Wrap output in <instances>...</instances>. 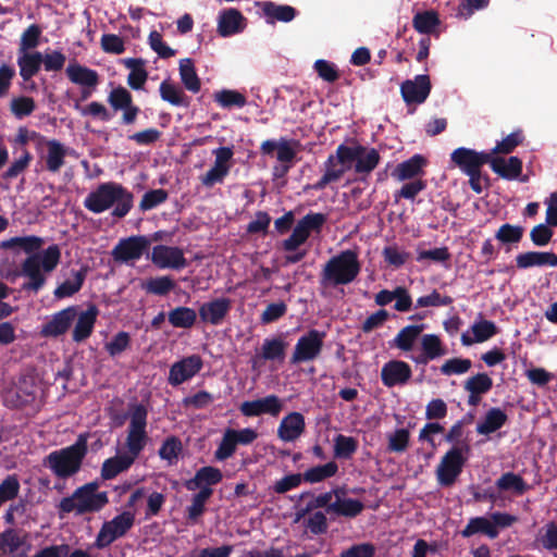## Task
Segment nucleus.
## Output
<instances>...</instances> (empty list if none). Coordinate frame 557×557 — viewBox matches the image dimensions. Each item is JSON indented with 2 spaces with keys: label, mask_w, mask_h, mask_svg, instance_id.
I'll return each mask as SVG.
<instances>
[{
  "label": "nucleus",
  "mask_w": 557,
  "mask_h": 557,
  "mask_svg": "<svg viewBox=\"0 0 557 557\" xmlns=\"http://www.w3.org/2000/svg\"><path fill=\"white\" fill-rule=\"evenodd\" d=\"M361 271L357 250L346 249L331 257L321 272V283L325 286H339L352 283Z\"/></svg>",
  "instance_id": "obj_5"
},
{
  "label": "nucleus",
  "mask_w": 557,
  "mask_h": 557,
  "mask_svg": "<svg viewBox=\"0 0 557 557\" xmlns=\"http://www.w3.org/2000/svg\"><path fill=\"white\" fill-rule=\"evenodd\" d=\"M77 317V307L70 306L55 312L40 331L44 337H59L65 334Z\"/></svg>",
  "instance_id": "obj_15"
},
{
  "label": "nucleus",
  "mask_w": 557,
  "mask_h": 557,
  "mask_svg": "<svg viewBox=\"0 0 557 557\" xmlns=\"http://www.w3.org/2000/svg\"><path fill=\"white\" fill-rule=\"evenodd\" d=\"M493 387V380L486 373H478L465 382V389L472 394H486Z\"/></svg>",
  "instance_id": "obj_52"
},
{
  "label": "nucleus",
  "mask_w": 557,
  "mask_h": 557,
  "mask_svg": "<svg viewBox=\"0 0 557 557\" xmlns=\"http://www.w3.org/2000/svg\"><path fill=\"white\" fill-rule=\"evenodd\" d=\"M134 461L135 460L133 459V457L126 454L116 455L114 457L108 458L102 463L101 478L103 480H112L120 473L128 470L134 463Z\"/></svg>",
  "instance_id": "obj_34"
},
{
  "label": "nucleus",
  "mask_w": 557,
  "mask_h": 557,
  "mask_svg": "<svg viewBox=\"0 0 557 557\" xmlns=\"http://www.w3.org/2000/svg\"><path fill=\"white\" fill-rule=\"evenodd\" d=\"M516 267L527 270L534 267H557V255L553 251H525L515 257Z\"/></svg>",
  "instance_id": "obj_20"
},
{
  "label": "nucleus",
  "mask_w": 557,
  "mask_h": 557,
  "mask_svg": "<svg viewBox=\"0 0 557 557\" xmlns=\"http://www.w3.org/2000/svg\"><path fill=\"white\" fill-rule=\"evenodd\" d=\"M490 166L494 173L507 181L517 180L522 173V160L518 157H492Z\"/></svg>",
  "instance_id": "obj_25"
},
{
  "label": "nucleus",
  "mask_w": 557,
  "mask_h": 557,
  "mask_svg": "<svg viewBox=\"0 0 557 557\" xmlns=\"http://www.w3.org/2000/svg\"><path fill=\"white\" fill-rule=\"evenodd\" d=\"M214 101L222 108H243L247 103L246 97L237 90L222 89L214 94Z\"/></svg>",
  "instance_id": "obj_47"
},
{
  "label": "nucleus",
  "mask_w": 557,
  "mask_h": 557,
  "mask_svg": "<svg viewBox=\"0 0 557 557\" xmlns=\"http://www.w3.org/2000/svg\"><path fill=\"white\" fill-rule=\"evenodd\" d=\"M381 156L375 148L364 146V151L356 158L355 172L368 176L380 163Z\"/></svg>",
  "instance_id": "obj_44"
},
{
  "label": "nucleus",
  "mask_w": 557,
  "mask_h": 557,
  "mask_svg": "<svg viewBox=\"0 0 557 557\" xmlns=\"http://www.w3.org/2000/svg\"><path fill=\"white\" fill-rule=\"evenodd\" d=\"M523 139L524 136L522 134V131H515L510 133L508 136H506L503 140L498 141L496 146L490 151V153H492V157L498 153L508 154L512 152L516 149V147L522 144Z\"/></svg>",
  "instance_id": "obj_50"
},
{
  "label": "nucleus",
  "mask_w": 557,
  "mask_h": 557,
  "mask_svg": "<svg viewBox=\"0 0 557 557\" xmlns=\"http://www.w3.org/2000/svg\"><path fill=\"white\" fill-rule=\"evenodd\" d=\"M306 428L305 418L300 412H290L284 417L278 425L277 435L284 442L297 440Z\"/></svg>",
  "instance_id": "obj_22"
},
{
  "label": "nucleus",
  "mask_w": 557,
  "mask_h": 557,
  "mask_svg": "<svg viewBox=\"0 0 557 557\" xmlns=\"http://www.w3.org/2000/svg\"><path fill=\"white\" fill-rule=\"evenodd\" d=\"M223 479V473L219 468L206 466L198 469L190 480L185 483L188 491H196L201 488H212L213 485L219 484Z\"/></svg>",
  "instance_id": "obj_24"
},
{
  "label": "nucleus",
  "mask_w": 557,
  "mask_h": 557,
  "mask_svg": "<svg viewBox=\"0 0 557 557\" xmlns=\"http://www.w3.org/2000/svg\"><path fill=\"white\" fill-rule=\"evenodd\" d=\"M466 459L460 447H451L441 459L436 469L437 481L442 486H451L462 472Z\"/></svg>",
  "instance_id": "obj_11"
},
{
  "label": "nucleus",
  "mask_w": 557,
  "mask_h": 557,
  "mask_svg": "<svg viewBox=\"0 0 557 557\" xmlns=\"http://www.w3.org/2000/svg\"><path fill=\"white\" fill-rule=\"evenodd\" d=\"M411 376V367L403 360L387 361L381 369L382 383L388 388L407 384Z\"/></svg>",
  "instance_id": "obj_16"
},
{
  "label": "nucleus",
  "mask_w": 557,
  "mask_h": 557,
  "mask_svg": "<svg viewBox=\"0 0 557 557\" xmlns=\"http://www.w3.org/2000/svg\"><path fill=\"white\" fill-rule=\"evenodd\" d=\"M41 28L37 24L29 25L22 34L20 41V50L26 52L39 45Z\"/></svg>",
  "instance_id": "obj_56"
},
{
  "label": "nucleus",
  "mask_w": 557,
  "mask_h": 557,
  "mask_svg": "<svg viewBox=\"0 0 557 557\" xmlns=\"http://www.w3.org/2000/svg\"><path fill=\"white\" fill-rule=\"evenodd\" d=\"M147 414V409L143 405H136L131 412L125 443L127 451L125 454L132 456L134 460L140 455L149 441L146 431Z\"/></svg>",
  "instance_id": "obj_6"
},
{
  "label": "nucleus",
  "mask_w": 557,
  "mask_h": 557,
  "mask_svg": "<svg viewBox=\"0 0 557 557\" xmlns=\"http://www.w3.org/2000/svg\"><path fill=\"white\" fill-rule=\"evenodd\" d=\"M425 324H410L399 330L396 336L389 342L391 348L409 352L414 348L417 341L421 337Z\"/></svg>",
  "instance_id": "obj_23"
},
{
  "label": "nucleus",
  "mask_w": 557,
  "mask_h": 557,
  "mask_svg": "<svg viewBox=\"0 0 557 557\" xmlns=\"http://www.w3.org/2000/svg\"><path fill=\"white\" fill-rule=\"evenodd\" d=\"M441 25L440 15L434 10H425L417 12L412 17L413 28L423 35L440 36L437 27Z\"/></svg>",
  "instance_id": "obj_30"
},
{
  "label": "nucleus",
  "mask_w": 557,
  "mask_h": 557,
  "mask_svg": "<svg viewBox=\"0 0 557 557\" xmlns=\"http://www.w3.org/2000/svg\"><path fill=\"white\" fill-rule=\"evenodd\" d=\"M382 256L387 264L400 268L407 262L410 255L400 250L397 245H389L384 247Z\"/></svg>",
  "instance_id": "obj_59"
},
{
  "label": "nucleus",
  "mask_w": 557,
  "mask_h": 557,
  "mask_svg": "<svg viewBox=\"0 0 557 557\" xmlns=\"http://www.w3.org/2000/svg\"><path fill=\"white\" fill-rule=\"evenodd\" d=\"M341 491L338 490L335 500L327 507V515L331 520H335L337 517L356 518L363 509L364 505L359 499L342 498L339 496Z\"/></svg>",
  "instance_id": "obj_21"
},
{
  "label": "nucleus",
  "mask_w": 557,
  "mask_h": 557,
  "mask_svg": "<svg viewBox=\"0 0 557 557\" xmlns=\"http://www.w3.org/2000/svg\"><path fill=\"white\" fill-rule=\"evenodd\" d=\"M326 216L323 213L310 212L300 219L290 236L282 242L285 251H295L307 242L312 232L320 233Z\"/></svg>",
  "instance_id": "obj_8"
},
{
  "label": "nucleus",
  "mask_w": 557,
  "mask_h": 557,
  "mask_svg": "<svg viewBox=\"0 0 557 557\" xmlns=\"http://www.w3.org/2000/svg\"><path fill=\"white\" fill-rule=\"evenodd\" d=\"M471 366L470 359L451 358L442 364L441 372L444 375L462 374L468 372Z\"/></svg>",
  "instance_id": "obj_63"
},
{
  "label": "nucleus",
  "mask_w": 557,
  "mask_h": 557,
  "mask_svg": "<svg viewBox=\"0 0 557 557\" xmlns=\"http://www.w3.org/2000/svg\"><path fill=\"white\" fill-rule=\"evenodd\" d=\"M239 410L245 417H259L262 414L277 417L283 410V401L278 396L271 394L263 398L242 403Z\"/></svg>",
  "instance_id": "obj_14"
},
{
  "label": "nucleus",
  "mask_w": 557,
  "mask_h": 557,
  "mask_svg": "<svg viewBox=\"0 0 557 557\" xmlns=\"http://www.w3.org/2000/svg\"><path fill=\"white\" fill-rule=\"evenodd\" d=\"M288 344L282 336L265 338L261 346V358L264 360L283 361L286 355Z\"/></svg>",
  "instance_id": "obj_41"
},
{
  "label": "nucleus",
  "mask_w": 557,
  "mask_h": 557,
  "mask_svg": "<svg viewBox=\"0 0 557 557\" xmlns=\"http://www.w3.org/2000/svg\"><path fill=\"white\" fill-rule=\"evenodd\" d=\"M421 352L411 356L416 364L426 366L430 361L438 359L446 355V348L441 337L436 334H424L420 341Z\"/></svg>",
  "instance_id": "obj_17"
},
{
  "label": "nucleus",
  "mask_w": 557,
  "mask_h": 557,
  "mask_svg": "<svg viewBox=\"0 0 557 557\" xmlns=\"http://www.w3.org/2000/svg\"><path fill=\"white\" fill-rule=\"evenodd\" d=\"M134 521V513L124 511L115 516L112 520L104 522L96 537V547L106 548L111 545L116 539L127 533L133 527Z\"/></svg>",
  "instance_id": "obj_10"
},
{
  "label": "nucleus",
  "mask_w": 557,
  "mask_h": 557,
  "mask_svg": "<svg viewBox=\"0 0 557 557\" xmlns=\"http://www.w3.org/2000/svg\"><path fill=\"white\" fill-rule=\"evenodd\" d=\"M24 541L14 529H7L0 533V550L3 553H14L22 545Z\"/></svg>",
  "instance_id": "obj_54"
},
{
  "label": "nucleus",
  "mask_w": 557,
  "mask_h": 557,
  "mask_svg": "<svg viewBox=\"0 0 557 557\" xmlns=\"http://www.w3.org/2000/svg\"><path fill=\"white\" fill-rule=\"evenodd\" d=\"M108 101L114 110H122L132 104V95L126 88L120 86L111 90Z\"/></svg>",
  "instance_id": "obj_64"
},
{
  "label": "nucleus",
  "mask_w": 557,
  "mask_h": 557,
  "mask_svg": "<svg viewBox=\"0 0 557 557\" xmlns=\"http://www.w3.org/2000/svg\"><path fill=\"white\" fill-rule=\"evenodd\" d=\"M98 313L99 310L95 305L89 306L79 314L77 313V321L72 333L74 342L81 343L91 335Z\"/></svg>",
  "instance_id": "obj_27"
},
{
  "label": "nucleus",
  "mask_w": 557,
  "mask_h": 557,
  "mask_svg": "<svg viewBox=\"0 0 557 557\" xmlns=\"http://www.w3.org/2000/svg\"><path fill=\"white\" fill-rule=\"evenodd\" d=\"M178 71L184 87L193 94L199 92L201 89V82L197 75L194 61L189 58L182 59L180 61Z\"/></svg>",
  "instance_id": "obj_39"
},
{
  "label": "nucleus",
  "mask_w": 557,
  "mask_h": 557,
  "mask_svg": "<svg viewBox=\"0 0 557 557\" xmlns=\"http://www.w3.org/2000/svg\"><path fill=\"white\" fill-rule=\"evenodd\" d=\"M409 430L397 429L388 435L387 450L391 453H404L409 446Z\"/></svg>",
  "instance_id": "obj_53"
},
{
  "label": "nucleus",
  "mask_w": 557,
  "mask_h": 557,
  "mask_svg": "<svg viewBox=\"0 0 557 557\" xmlns=\"http://www.w3.org/2000/svg\"><path fill=\"white\" fill-rule=\"evenodd\" d=\"M491 156L492 153L486 151L459 147L450 153V161L468 174L481 170L484 164H490Z\"/></svg>",
  "instance_id": "obj_12"
},
{
  "label": "nucleus",
  "mask_w": 557,
  "mask_h": 557,
  "mask_svg": "<svg viewBox=\"0 0 557 557\" xmlns=\"http://www.w3.org/2000/svg\"><path fill=\"white\" fill-rule=\"evenodd\" d=\"M552 225L541 223L535 225L530 232V238L534 246L544 247L549 244L554 235Z\"/></svg>",
  "instance_id": "obj_60"
},
{
  "label": "nucleus",
  "mask_w": 557,
  "mask_h": 557,
  "mask_svg": "<svg viewBox=\"0 0 557 557\" xmlns=\"http://www.w3.org/2000/svg\"><path fill=\"white\" fill-rule=\"evenodd\" d=\"M507 421V413L500 408L493 407L487 410L483 421L476 424V432L482 435L492 434L502 429Z\"/></svg>",
  "instance_id": "obj_33"
},
{
  "label": "nucleus",
  "mask_w": 557,
  "mask_h": 557,
  "mask_svg": "<svg viewBox=\"0 0 557 557\" xmlns=\"http://www.w3.org/2000/svg\"><path fill=\"white\" fill-rule=\"evenodd\" d=\"M231 309L232 301L230 298H215L200 306L199 317L205 323L220 325L223 323Z\"/></svg>",
  "instance_id": "obj_18"
},
{
  "label": "nucleus",
  "mask_w": 557,
  "mask_h": 557,
  "mask_svg": "<svg viewBox=\"0 0 557 557\" xmlns=\"http://www.w3.org/2000/svg\"><path fill=\"white\" fill-rule=\"evenodd\" d=\"M87 453V437L81 434L74 444L47 455L44 466L49 468L55 476L67 479L81 470Z\"/></svg>",
  "instance_id": "obj_4"
},
{
  "label": "nucleus",
  "mask_w": 557,
  "mask_h": 557,
  "mask_svg": "<svg viewBox=\"0 0 557 557\" xmlns=\"http://www.w3.org/2000/svg\"><path fill=\"white\" fill-rule=\"evenodd\" d=\"M84 207L96 214L113 208L112 216L122 219L133 207V195L119 183H101L87 195Z\"/></svg>",
  "instance_id": "obj_2"
},
{
  "label": "nucleus",
  "mask_w": 557,
  "mask_h": 557,
  "mask_svg": "<svg viewBox=\"0 0 557 557\" xmlns=\"http://www.w3.org/2000/svg\"><path fill=\"white\" fill-rule=\"evenodd\" d=\"M245 27L246 18L239 10L231 8L219 13L218 33L220 36L230 37L243 32Z\"/></svg>",
  "instance_id": "obj_19"
},
{
  "label": "nucleus",
  "mask_w": 557,
  "mask_h": 557,
  "mask_svg": "<svg viewBox=\"0 0 557 557\" xmlns=\"http://www.w3.org/2000/svg\"><path fill=\"white\" fill-rule=\"evenodd\" d=\"M495 484L500 492H512L517 496H521L530 490V485L524 479L515 472L503 473Z\"/></svg>",
  "instance_id": "obj_37"
},
{
  "label": "nucleus",
  "mask_w": 557,
  "mask_h": 557,
  "mask_svg": "<svg viewBox=\"0 0 557 557\" xmlns=\"http://www.w3.org/2000/svg\"><path fill=\"white\" fill-rule=\"evenodd\" d=\"M202 364L199 355H191L176 361V385L195 376L201 370Z\"/></svg>",
  "instance_id": "obj_38"
},
{
  "label": "nucleus",
  "mask_w": 557,
  "mask_h": 557,
  "mask_svg": "<svg viewBox=\"0 0 557 557\" xmlns=\"http://www.w3.org/2000/svg\"><path fill=\"white\" fill-rule=\"evenodd\" d=\"M45 239L37 235L14 236L0 242V249L14 255H27L21 264V274L28 278L22 289L37 294L46 285V274L57 269L61 260V248L57 244L42 249Z\"/></svg>",
  "instance_id": "obj_1"
},
{
  "label": "nucleus",
  "mask_w": 557,
  "mask_h": 557,
  "mask_svg": "<svg viewBox=\"0 0 557 557\" xmlns=\"http://www.w3.org/2000/svg\"><path fill=\"white\" fill-rule=\"evenodd\" d=\"M432 89L429 75H416L413 79H406L400 85V94L407 104L423 103Z\"/></svg>",
  "instance_id": "obj_13"
},
{
  "label": "nucleus",
  "mask_w": 557,
  "mask_h": 557,
  "mask_svg": "<svg viewBox=\"0 0 557 557\" xmlns=\"http://www.w3.org/2000/svg\"><path fill=\"white\" fill-rule=\"evenodd\" d=\"M479 533L493 540L498 536L499 531L495 529V524H492L491 519L485 517H474L469 519L467 525L460 532L461 536L465 539H469Z\"/></svg>",
  "instance_id": "obj_32"
},
{
  "label": "nucleus",
  "mask_w": 557,
  "mask_h": 557,
  "mask_svg": "<svg viewBox=\"0 0 557 557\" xmlns=\"http://www.w3.org/2000/svg\"><path fill=\"white\" fill-rule=\"evenodd\" d=\"M151 240L144 235H134L122 238L114 246L111 256L115 262L129 263L139 260L144 255L149 258Z\"/></svg>",
  "instance_id": "obj_9"
},
{
  "label": "nucleus",
  "mask_w": 557,
  "mask_h": 557,
  "mask_svg": "<svg viewBox=\"0 0 557 557\" xmlns=\"http://www.w3.org/2000/svg\"><path fill=\"white\" fill-rule=\"evenodd\" d=\"M213 494V488H201L191 497V504L187 507V522L195 524L206 511V504Z\"/></svg>",
  "instance_id": "obj_36"
},
{
  "label": "nucleus",
  "mask_w": 557,
  "mask_h": 557,
  "mask_svg": "<svg viewBox=\"0 0 557 557\" xmlns=\"http://www.w3.org/2000/svg\"><path fill=\"white\" fill-rule=\"evenodd\" d=\"M123 63L131 70L127 76L129 87L135 90L141 89L148 77L145 70V61L143 59L128 58L123 60Z\"/></svg>",
  "instance_id": "obj_40"
},
{
  "label": "nucleus",
  "mask_w": 557,
  "mask_h": 557,
  "mask_svg": "<svg viewBox=\"0 0 557 557\" xmlns=\"http://www.w3.org/2000/svg\"><path fill=\"white\" fill-rule=\"evenodd\" d=\"M65 73L73 84L82 87H96L99 84V75L97 71L76 62L69 64Z\"/></svg>",
  "instance_id": "obj_29"
},
{
  "label": "nucleus",
  "mask_w": 557,
  "mask_h": 557,
  "mask_svg": "<svg viewBox=\"0 0 557 557\" xmlns=\"http://www.w3.org/2000/svg\"><path fill=\"white\" fill-rule=\"evenodd\" d=\"M472 333L476 343H483L498 333V327L493 321L481 320L473 323Z\"/></svg>",
  "instance_id": "obj_55"
},
{
  "label": "nucleus",
  "mask_w": 557,
  "mask_h": 557,
  "mask_svg": "<svg viewBox=\"0 0 557 557\" xmlns=\"http://www.w3.org/2000/svg\"><path fill=\"white\" fill-rule=\"evenodd\" d=\"M143 287L147 293L162 296L174 287V282L169 276H161L148 280Z\"/></svg>",
  "instance_id": "obj_57"
},
{
  "label": "nucleus",
  "mask_w": 557,
  "mask_h": 557,
  "mask_svg": "<svg viewBox=\"0 0 557 557\" xmlns=\"http://www.w3.org/2000/svg\"><path fill=\"white\" fill-rule=\"evenodd\" d=\"M337 159L335 156L330 154L324 163L325 172L319 181L313 184L315 190L324 189L330 183L337 182L346 172L345 166L337 168Z\"/></svg>",
  "instance_id": "obj_42"
},
{
  "label": "nucleus",
  "mask_w": 557,
  "mask_h": 557,
  "mask_svg": "<svg viewBox=\"0 0 557 557\" xmlns=\"http://www.w3.org/2000/svg\"><path fill=\"white\" fill-rule=\"evenodd\" d=\"M524 228L521 225L505 223L495 233V238L502 244H518L523 237Z\"/></svg>",
  "instance_id": "obj_48"
},
{
  "label": "nucleus",
  "mask_w": 557,
  "mask_h": 557,
  "mask_svg": "<svg viewBox=\"0 0 557 557\" xmlns=\"http://www.w3.org/2000/svg\"><path fill=\"white\" fill-rule=\"evenodd\" d=\"M87 273V267H81L78 270L72 269L70 272L71 276L58 285L53 292V296L57 299H64L78 293L84 285Z\"/></svg>",
  "instance_id": "obj_28"
},
{
  "label": "nucleus",
  "mask_w": 557,
  "mask_h": 557,
  "mask_svg": "<svg viewBox=\"0 0 557 557\" xmlns=\"http://www.w3.org/2000/svg\"><path fill=\"white\" fill-rule=\"evenodd\" d=\"M236 442L228 431V429L224 432L223 437L214 453V457L218 460H226L232 457L236 450Z\"/></svg>",
  "instance_id": "obj_62"
},
{
  "label": "nucleus",
  "mask_w": 557,
  "mask_h": 557,
  "mask_svg": "<svg viewBox=\"0 0 557 557\" xmlns=\"http://www.w3.org/2000/svg\"><path fill=\"white\" fill-rule=\"evenodd\" d=\"M426 165V159L421 154H413L408 160L400 162L392 172V176L398 181L411 180L422 173Z\"/></svg>",
  "instance_id": "obj_31"
},
{
  "label": "nucleus",
  "mask_w": 557,
  "mask_h": 557,
  "mask_svg": "<svg viewBox=\"0 0 557 557\" xmlns=\"http://www.w3.org/2000/svg\"><path fill=\"white\" fill-rule=\"evenodd\" d=\"M45 143L48 150L46 157V168L49 172L57 173L64 165L66 148L57 139H45Z\"/></svg>",
  "instance_id": "obj_35"
},
{
  "label": "nucleus",
  "mask_w": 557,
  "mask_h": 557,
  "mask_svg": "<svg viewBox=\"0 0 557 557\" xmlns=\"http://www.w3.org/2000/svg\"><path fill=\"white\" fill-rule=\"evenodd\" d=\"M338 466L335 461H330L325 465L315 466L306 470L302 475V480L309 483L322 482L336 474Z\"/></svg>",
  "instance_id": "obj_45"
},
{
  "label": "nucleus",
  "mask_w": 557,
  "mask_h": 557,
  "mask_svg": "<svg viewBox=\"0 0 557 557\" xmlns=\"http://www.w3.org/2000/svg\"><path fill=\"white\" fill-rule=\"evenodd\" d=\"M99 484L89 482L77 487L71 496L63 497L59 505V515L74 512L76 516L94 513L100 511L109 503L107 492H98Z\"/></svg>",
  "instance_id": "obj_3"
},
{
  "label": "nucleus",
  "mask_w": 557,
  "mask_h": 557,
  "mask_svg": "<svg viewBox=\"0 0 557 557\" xmlns=\"http://www.w3.org/2000/svg\"><path fill=\"white\" fill-rule=\"evenodd\" d=\"M286 312L287 306L284 301L272 302L269 304L261 313L260 321L262 324H270L280 320Z\"/></svg>",
  "instance_id": "obj_61"
},
{
  "label": "nucleus",
  "mask_w": 557,
  "mask_h": 557,
  "mask_svg": "<svg viewBox=\"0 0 557 557\" xmlns=\"http://www.w3.org/2000/svg\"><path fill=\"white\" fill-rule=\"evenodd\" d=\"M42 54L38 51L33 53L24 52L23 55L18 57L17 64L20 66V75L24 81H29L35 76L41 66Z\"/></svg>",
  "instance_id": "obj_43"
},
{
  "label": "nucleus",
  "mask_w": 557,
  "mask_h": 557,
  "mask_svg": "<svg viewBox=\"0 0 557 557\" xmlns=\"http://www.w3.org/2000/svg\"><path fill=\"white\" fill-rule=\"evenodd\" d=\"M326 333L317 329H310L301 335L294 348L289 363L293 366L313 361L320 357Z\"/></svg>",
  "instance_id": "obj_7"
},
{
  "label": "nucleus",
  "mask_w": 557,
  "mask_h": 557,
  "mask_svg": "<svg viewBox=\"0 0 557 557\" xmlns=\"http://www.w3.org/2000/svg\"><path fill=\"white\" fill-rule=\"evenodd\" d=\"M454 299L447 295H441L437 289H433L431 294L421 296L417 299L416 307H442L451 305Z\"/></svg>",
  "instance_id": "obj_58"
},
{
  "label": "nucleus",
  "mask_w": 557,
  "mask_h": 557,
  "mask_svg": "<svg viewBox=\"0 0 557 557\" xmlns=\"http://www.w3.org/2000/svg\"><path fill=\"white\" fill-rule=\"evenodd\" d=\"M152 263L160 269L174 268V248L158 245L149 256Z\"/></svg>",
  "instance_id": "obj_49"
},
{
  "label": "nucleus",
  "mask_w": 557,
  "mask_h": 557,
  "mask_svg": "<svg viewBox=\"0 0 557 557\" xmlns=\"http://www.w3.org/2000/svg\"><path fill=\"white\" fill-rule=\"evenodd\" d=\"M260 5L268 24H274L276 22L289 23L298 14V11L288 4H277L273 1H264Z\"/></svg>",
  "instance_id": "obj_26"
},
{
  "label": "nucleus",
  "mask_w": 557,
  "mask_h": 557,
  "mask_svg": "<svg viewBox=\"0 0 557 557\" xmlns=\"http://www.w3.org/2000/svg\"><path fill=\"white\" fill-rule=\"evenodd\" d=\"M36 109V102L32 97L20 96L11 100L10 110L16 119L30 115Z\"/></svg>",
  "instance_id": "obj_51"
},
{
  "label": "nucleus",
  "mask_w": 557,
  "mask_h": 557,
  "mask_svg": "<svg viewBox=\"0 0 557 557\" xmlns=\"http://www.w3.org/2000/svg\"><path fill=\"white\" fill-rule=\"evenodd\" d=\"M358 449V441L352 436L338 434L334 437V456L338 459H350Z\"/></svg>",
  "instance_id": "obj_46"
}]
</instances>
